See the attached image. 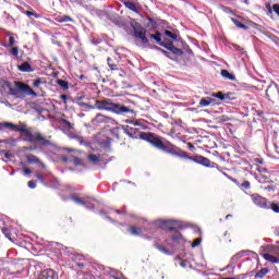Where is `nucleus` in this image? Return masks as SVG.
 Segmentation results:
<instances>
[{"label": "nucleus", "mask_w": 279, "mask_h": 279, "mask_svg": "<svg viewBox=\"0 0 279 279\" xmlns=\"http://www.w3.org/2000/svg\"><path fill=\"white\" fill-rule=\"evenodd\" d=\"M149 38L155 40L157 45H160V47H165V49L171 51L173 56H177L178 58H182L184 56V50L175 47V45H173V41H162V34L160 32L157 31L155 34H150Z\"/></svg>", "instance_id": "nucleus-4"}, {"label": "nucleus", "mask_w": 279, "mask_h": 279, "mask_svg": "<svg viewBox=\"0 0 279 279\" xmlns=\"http://www.w3.org/2000/svg\"><path fill=\"white\" fill-rule=\"evenodd\" d=\"M11 56L19 57V47H12L10 50Z\"/></svg>", "instance_id": "nucleus-38"}, {"label": "nucleus", "mask_w": 279, "mask_h": 279, "mask_svg": "<svg viewBox=\"0 0 279 279\" xmlns=\"http://www.w3.org/2000/svg\"><path fill=\"white\" fill-rule=\"evenodd\" d=\"M184 229V227H182V226H179V230H183Z\"/></svg>", "instance_id": "nucleus-57"}, {"label": "nucleus", "mask_w": 279, "mask_h": 279, "mask_svg": "<svg viewBox=\"0 0 279 279\" xmlns=\"http://www.w3.org/2000/svg\"><path fill=\"white\" fill-rule=\"evenodd\" d=\"M71 3H82V0H70Z\"/></svg>", "instance_id": "nucleus-52"}, {"label": "nucleus", "mask_w": 279, "mask_h": 279, "mask_svg": "<svg viewBox=\"0 0 279 279\" xmlns=\"http://www.w3.org/2000/svg\"><path fill=\"white\" fill-rule=\"evenodd\" d=\"M129 232L133 234V236H141V234H143V229L137 227H130Z\"/></svg>", "instance_id": "nucleus-23"}, {"label": "nucleus", "mask_w": 279, "mask_h": 279, "mask_svg": "<svg viewBox=\"0 0 279 279\" xmlns=\"http://www.w3.org/2000/svg\"><path fill=\"white\" fill-rule=\"evenodd\" d=\"M157 49H158V51L163 53V56H166V58H169V60H173V58H171V52H169V51H167V50H165L162 48H158V47H157Z\"/></svg>", "instance_id": "nucleus-35"}, {"label": "nucleus", "mask_w": 279, "mask_h": 279, "mask_svg": "<svg viewBox=\"0 0 279 279\" xmlns=\"http://www.w3.org/2000/svg\"><path fill=\"white\" fill-rule=\"evenodd\" d=\"M175 223H178V220H161L160 228L169 232H175L177 229L173 227Z\"/></svg>", "instance_id": "nucleus-12"}, {"label": "nucleus", "mask_w": 279, "mask_h": 279, "mask_svg": "<svg viewBox=\"0 0 279 279\" xmlns=\"http://www.w3.org/2000/svg\"><path fill=\"white\" fill-rule=\"evenodd\" d=\"M1 156H4L9 160V158H12V154H10L8 150H1Z\"/></svg>", "instance_id": "nucleus-40"}, {"label": "nucleus", "mask_w": 279, "mask_h": 279, "mask_svg": "<svg viewBox=\"0 0 279 279\" xmlns=\"http://www.w3.org/2000/svg\"><path fill=\"white\" fill-rule=\"evenodd\" d=\"M61 124L63 125V128H66V130H73V128H75V124L71 123L66 119H61Z\"/></svg>", "instance_id": "nucleus-27"}, {"label": "nucleus", "mask_w": 279, "mask_h": 279, "mask_svg": "<svg viewBox=\"0 0 279 279\" xmlns=\"http://www.w3.org/2000/svg\"><path fill=\"white\" fill-rule=\"evenodd\" d=\"M155 247L159 250V252H161L162 254H166L167 256H170L171 254V251H169L167 247L162 245L156 244Z\"/></svg>", "instance_id": "nucleus-30"}, {"label": "nucleus", "mask_w": 279, "mask_h": 279, "mask_svg": "<svg viewBox=\"0 0 279 279\" xmlns=\"http://www.w3.org/2000/svg\"><path fill=\"white\" fill-rule=\"evenodd\" d=\"M58 21L59 23H73V19L69 15H62Z\"/></svg>", "instance_id": "nucleus-32"}, {"label": "nucleus", "mask_w": 279, "mask_h": 279, "mask_svg": "<svg viewBox=\"0 0 279 279\" xmlns=\"http://www.w3.org/2000/svg\"><path fill=\"white\" fill-rule=\"evenodd\" d=\"M37 279H58V275L53 269H45Z\"/></svg>", "instance_id": "nucleus-13"}, {"label": "nucleus", "mask_w": 279, "mask_h": 279, "mask_svg": "<svg viewBox=\"0 0 279 279\" xmlns=\"http://www.w3.org/2000/svg\"><path fill=\"white\" fill-rule=\"evenodd\" d=\"M120 1H123V0H120Z\"/></svg>", "instance_id": "nucleus-60"}, {"label": "nucleus", "mask_w": 279, "mask_h": 279, "mask_svg": "<svg viewBox=\"0 0 279 279\" xmlns=\"http://www.w3.org/2000/svg\"><path fill=\"white\" fill-rule=\"evenodd\" d=\"M172 232H174V234L171 235L173 243H184V235L178 232V229H175V231Z\"/></svg>", "instance_id": "nucleus-17"}, {"label": "nucleus", "mask_w": 279, "mask_h": 279, "mask_svg": "<svg viewBox=\"0 0 279 279\" xmlns=\"http://www.w3.org/2000/svg\"><path fill=\"white\" fill-rule=\"evenodd\" d=\"M19 71L22 73H34V68L29 62H23L21 65L17 66Z\"/></svg>", "instance_id": "nucleus-15"}, {"label": "nucleus", "mask_w": 279, "mask_h": 279, "mask_svg": "<svg viewBox=\"0 0 279 279\" xmlns=\"http://www.w3.org/2000/svg\"><path fill=\"white\" fill-rule=\"evenodd\" d=\"M35 175H36L37 180H39V182L45 183V177H43V174L36 173Z\"/></svg>", "instance_id": "nucleus-45"}, {"label": "nucleus", "mask_w": 279, "mask_h": 279, "mask_svg": "<svg viewBox=\"0 0 279 279\" xmlns=\"http://www.w3.org/2000/svg\"><path fill=\"white\" fill-rule=\"evenodd\" d=\"M211 97H216V99H220V101H226V94H223V92L213 93Z\"/></svg>", "instance_id": "nucleus-31"}, {"label": "nucleus", "mask_w": 279, "mask_h": 279, "mask_svg": "<svg viewBox=\"0 0 279 279\" xmlns=\"http://www.w3.org/2000/svg\"><path fill=\"white\" fill-rule=\"evenodd\" d=\"M62 160H68L66 156H63V157H62Z\"/></svg>", "instance_id": "nucleus-56"}, {"label": "nucleus", "mask_w": 279, "mask_h": 279, "mask_svg": "<svg viewBox=\"0 0 279 279\" xmlns=\"http://www.w3.org/2000/svg\"><path fill=\"white\" fill-rule=\"evenodd\" d=\"M116 213H117L118 215H121V211H120V210H116Z\"/></svg>", "instance_id": "nucleus-58"}, {"label": "nucleus", "mask_w": 279, "mask_h": 279, "mask_svg": "<svg viewBox=\"0 0 279 279\" xmlns=\"http://www.w3.org/2000/svg\"><path fill=\"white\" fill-rule=\"evenodd\" d=\"M149 21H154L153 19H149Z\"/></svg>", "instance_id": "nucleus-59"}, {"label": "nucleus", "mask_w": 279, "mask_h": 279, "mask_svg": "<svg viewBox=\"0 0 279 279\" xmlns=\"http://www.w3.org/2000/svg\"><path fill=\"white\" fill-rule=\"evenodd\" d=\"M232 215H227L226 219H231Z\"/></svg>", "instance_id": "nucleus-55"}, {"label": "nucleus", "mask_w": 279, "mask_h": 279, "mask_svg": "<svg viewBox=\"0 0 279 279\" xmlns=\"http://www.w3.org/2000/svg\"><path fill=\"white\" fill-rule=\"evenodd\" d=\"M24 136L26 137V143H37V145H40L41 147H49V145H51V142H49L46 136H43V134L38 132L32 133V131L28 130Z\"/></svg>", "instance_id": "nucleus-6"}, {"label": "nucleus", "mask_w": 279, "mask_h": 279, "mask_svg": "<svg viewBox=\"0 0 279 279\" xmlns=\"http://www.w3.org/2000/svg\"><path fill=\"white\" fill-rule=\"evenodd\" d=\"M263 258L265 259V260H268V263H275V264H279V257H276V256H274V255H271V254H269V253H265L264 255H263Z\"/></svg>", "instance_id": "nucleus-21"}, {"label": "nucleus", "mask_w": 279, "mask_h": 279, "mask_svg": "<svg viewBox=\"0 0 279 279\" xmlns=\"http://www.w3.org/2000/svg\"><path fill=\"white\" fill-rule=\"evenodd\" d=\"M71 199H73V202H75V204H78L80 206H87L86 201L77 197V195H72Z\"/></svg>", "instance_id": "nucleus-28"}, {"label": "nucleus", "mask_w": 279, "mask_h": 279, "mask_svg": "<svg viewBox=\"0 0 279 279\" xmlns=\"http://www.w3.org/2000/svg\"><path fill=\"white\" fill-rule=\"evenodd\" d=\"M231 21H232L233 25H235V27H238L239 29H244V31L250 29V27H247V25L241 23V21H239V19L231 17Z\"/></svg>", "instance_id": "nucleus-19"}, {"label": "nucleus", "mask_w": 279, "mask_h": 279, "mask_svg": "<svg viewBox=\"0 0 279 279\" xmlns=\"http://www.w3.org/2000/svg\"><path fill=\"white\" fill-rule=\"evenodd\" d=\"M110 121H112V118L98 113L93 120V125H105L106 123H110Z\"/></svg>", "instance_id": "nucleus-11"}, {"label": "nucleus", "mask_w": 279, "mask_h": 279, "mask_svg": "<svg viewBox=\"0 0 279 279\" xmlns=\"http://www.w3.org/2000/svg\"><path fill=\"white\" fill-rule=\"evenodd\" d=\"M14 43H15L14 37H10L9 38V47H14Z\"/></svg>", "instance_id": "nucleus-47"}, {"label": "nucleus", "mask_w": 279, "mask_h": 279, "mask_svg": "<svg viewBox=\"0 0 279 279\" xmlns=\"http://www.w3.org/2000/svg\"><path fill=\"white\" fill-rule=\"evenodd\" d=\"M198 104H199L201 108H208V106H210V104H215V99L210 98V97H203Z\"/></svg>", "instance_id": "nucleus-16"}, {"label": "nucleus", "mask_w": 279, "mask_h": 279, "mask_svg": "<svg viewBox=\"0 0 279 279\" xmlns=\"http://www.w3.org/2000/svg\"><path fill=\"white\" fill-rule=\"evenodd\" d=\"M107 64H108V66H109V69L111 70V71H119V66H117V64L114 63V61L112 60V58H108L107 59Z\"/></svg>", "instance_id": "nucleus-26"}, {"label": "nucleus", "mask_w": 279, "mask_h": 279, "mask_svg": "<svg viewBox=\"0 0 279 279\" xmlns=\"http://www.w3.org/2000/svg\"><path fill=\"white\" fill-rule=\"evenodd\" d=\"M29 173H32V169L25 168L24 169V175H29Z\"/></svg>", "instance_id": "nucleus-50"}, {"label": "nucleus", "mask_w": 279, "mask_h": 279, "mask_svg": "<svg viewBox=\"0 0 279 279\" xmlns=\"http://www.w3.org/2000/svg\"><path fill=\"white\" fill-rule=\"evenodd\" d=\"M230 180H231V182L236 184V186H239V189H241V191H250V189H252V183H250V181H244L243 183H240L239 180H236L234 178H230Z\"/></svg>", "instance_id": "nucleus-14"}, {"label": "nucleus", "mask_w": 279, "mask_h": 279, "mask_svg": "<svg viewBox=\"0 0 279 279\" xmlns=\"http://www.w3.org/2000/svg\"><path fill=\"white\" fill-rule=\"evenodd\" d=\"M134 125H135V128H143V125H141V123H138V122H135Z\"/></svg>", "instance_id": "nucleus-54"}, {"label": "nucleus", "mask_w": 279, "mask_h": 279, "mask_svg": "<svg viewBox=\"0 0 279 279\" xmlns=\"http://www.w3.org/2000/svg\"><path fill=\"white\" fill-rule=\"evenodd\" d=\"M80 106L83 108H88V110H94V108H97L98 110H106L107 112H113V114H121L123 117H128V114H134V108H132V106L112 102L110 99L96 100L95 107L86 102H80Z\"/></svg>", "instance_id": "nucleus-2"}, {"label": "nucleus", "mask_w": 279, "mask_h": 279, "mask_svg": "<svg viewBox=\"0 0 279 279\" xmlns=\"http://www.w3.org/2000/svg\"><path fill=\"white\" fill-rule=\"evenodd\" d=\"M202 243V238H197L193 241L192 247H197Z\"/></svg>", "instance_id": "nucleus-41"}, {"label": "nucleus", "mask_w": 279, "mask_h": 279, "mask_svg": "<svg viewBox=\"0 0 279 279\" xmlns=\"http://www.w3.org/2000/svg\"><path fill=\"white\" fill-rule=\"evenodd\" d=\"M60 99L63 100V104H66V100L69 99V97L66 95H61Z\"/></svg>", "instance_id": "nucleus-48"}, {"label": "nucleus", "mask_w": 279, "mask_h": 279, "mask_svg": "<svg viewBox=\"0 0 279 279\" xmlns=\"http://www.w3.org/2000/svg\"><path fill=\"white\" fill-rule=\"evenodd\" d=\"M246 254H250V251H240L235 255L231 257L230 264L226 267V269H234V266L245 256Z\"/></svg>", "instance_id": "nucleus-10"}, {"label": "nucleus", "mask_w": 279, "mask_h": 279, "mask_svg": "<svg viewBox=\"0 0 279 279\" xmlns=\"http://www.w3.org/2000/svg\"><path fill=\"white\" fill-rule=\"evenodd\" d=\"M76 267H80V269H84L85 265L84 263H76Z\"/></svg>", "instance_id": "nucleus-51"}, {"label": "nucleus", "mask_w": 279, "mask_h": 279, "mask_svg": "<svg viewBox=\"0 0 279 279\" xmlns=\"http://www.w3.org/2000/svg\"><path fill=\"white\" fill-rule=\"evenodd\" d=\"M3 128H8L9 130H12L13 132H21V134H23V136H25L27 134V132L29 131V129L25 128V125L19 126L12 122L0 123V130H3Z\"/></svg>", "instance_id": "nucleus-9"}, {"label": "nucleus", "mask_w": 279, "mask_h": 279, "mask_svg": "<svg viewBox=\"0 0 279 279\" xmlns=\"http://www.w3.org/2000/svg\"><path fill=\"white\" fill-rule=\"evenodd\" d=\"M2 233L4 234V236H7V239H9V241H12V233L10 232V229L8 228H2Z\"/></svg>", "instance_id": "nucleus-34"}, {"label": "nucleus", "mask_w": 279, "mask_h": 279, "mask_svg": "<svg viewBox=\"0 0 279 279\" xmlns=\"http://www.w3.org/2000/svg\"><path fill=\"white\" fill-rule=\"evenodd\" d=\"M278 95H279L278 84L271 81L269 86L266 89V99H268V101H274V99H278Z\"/></svg>", "instance_id": "nucleus-8"}, {"label": "nucleus", "mask_w": 279, "mask_h": 279, "mask_svg": "<svg viewBox=\"0 0 279 279\" xmlns=\"http://www.w3.org/2000/svg\"><path fill=\"white\" fill-rule=\"evenodd\" d=\"M43 84V80L37 78L33 81V88H38Z\"/></svg>", "instance_id": "nucleus-39"}, {"label": "nucleus", "mask_w": 279, "mask_h": 279, "mask_svg": "<svg viewBox=\"0 0 279 279\" xmlns=\"http://www.w3.org/2000/svg\"><path fill=\"white\" fill-rule=\"evenodd\" d=\"M220 75H222L225 80H230L231 82L236 81V76H234V74H231L228 70H221Z\"/></svg>", "instance_id": "nucleus-20"}, {"label": "nucleus", "mask_w": 279, "mask_h": 279, "mask_svg": "<svg viewBox=\"0 0 279 279\" xmlns=\"http://www.w3.org/2000/svg\"><path fill=\"white\" fill-rule=\"evenodd\" d=\"M269 208H270V210H272L274 213H279V205L276 204V203L269 204Z\"/></svg>", "instance_id": "nucleus-37"}, {"label": "nucleus", "mask_w": 279, "mask_h": 279, "mask_svg": "<svg viewBox=\"0 0 279 279\" xmlns=\"http://www.w3.org/2000/svg\"><path fill=\"white\" fill-rule=\"evenodd\" d=\"M73 162H74V165H75L76 167H81V165H82V159H81L80 157H75L74 160H73Z\"/></svg>", "instance_id": "nucleus-43"}, {"label": "nucleus", "mask_w": 279, "mask_h": 279, "mask_svg": "<svg viewBox=\"0 0 279 279\" xmlns=\"http://www.w3.org/2000/svg\"><path fill=\"white\" fill-rule=\"evenodd\" d=\"M251 201L257 208H262L263 210H269V199L263 197L258 193L251 194Z\"/></svg>", "instance_id": "nucleus-7"}, {"label": "nucleus", "mask_w": 279, "mask_h": 279, "mask_svg": "<svg viewBox=\"0 0 279 279\" xmlns=\"http://www.w3.org/2000/svg\"><path fill=\"white\" fill-rule=\"evenodd\" d=\"M57 84L58 86H60V88H62L63 90H69V82L64 81V80H57Z\"/></svg>", "instance_id": "nucleus-29"}, {"label": "nucleus", "mask_w": 279, "mask_h": 279, "mask_svg": "<svg viewBox=\"0 0 279 279\" xmlns=\"http://www.w3.org/2000/svg\"><path fill=\"white\" fill-rule=\"evenodd\" d=\"M111 143H112V138H107V141L101 142L100 145H104L105 147H110Z\"/></svg>", "instance_id": "nucleus-42"}, {"label": "nucleus", "mask_w": 279, "mask_h": 279, "mask_svg": "<svg viewBox=\"0 0 279 279\" xmlns=\"http://www.w3.org/2000/svg\"><path fill=\"white\" fill-rule=\"evenodd\" d=\"M232 93H227L225 94V99H229L230 101H233V99H235V97L232 96Z\"/></svg>", "instance_id": "nucleus-44"}, {"label": "nucleus", "mask_w": 279, "mask_h": 279, "mask_svg": "<svg viewBox=\"0 0 279 279\" xmlns=\"http://www.w3.org/2000/svg\"><path fill=\"white\" fill-rule=\"evenodd\" d=\"M26 160L29 165H40V159L35 155H27Z\"/></svg>", "instance_id": "nucleus-22"}, {"label": "nucleus", "mask_w": 279, "mask_h": 279, "mask_svg": "<svg viewBox=\"0 0 279 279\" xmlns=\"http://www.w3.org/2000/svg\"><path fill=\"white\" fill-rule=\"evenodd\" d=\"M131 26L133 27V36L136 40H141L143 45H149V39L147 38V28L143 27L141 23L136 20L131 21Z\"/></svg>", "instance_id": "nucleus-5"}, {"label": "nucleus", "mask_w": 279, "mask_h": 279, "mask_svg": "<svg viewBox=\"0 0 279 279\" xmlns=\"http://www.w3.org/2000/svg\"><path fill=\"white\" fill-rule=\"evenodd\" d=\"M225 12L227 14H234V11H232V9H230V8H225Z\"/></svg>", "instance_id": "nucleus-49"}, {"label": "nucleus", "mask_w": 279, "mask_h": 279, "mask_svg": "<svg viewBox=\"0 0 279 279\" xmlns=\"http://www.w3.org/2000/svg\"><path fill=\"white\" fill-rule=\"evenodd\" d=\"M163 34L168 38H171V40H177L178 39V34H174L171 31H165Z\"/></svg>", "instance_id": "nucleus-33"}, {"label": "nucleus", "mask_w": 279, "mask_h": 279, "mask_svg": "<svg viewBox=\"0 0 279 279\" xmlns=\"http://www.w3.org/2000/svg\"><path fill=\"white\" fill-rule=\"evenodd\" d=\"M267 9H268L269 14H271L272 13L271 5L268 4Z\"/></svg>", "instance_id": "nucleus-53"}, {"label": "nucleus", "mask_w": 279, "mask_h": 279, "mask_svg": "<svg viewBox=\"0 0 279 279\" xmlns=\"http://www.w3.org/2000/svg\"><path fill=\"white\" fill-rule=\"evenodd\" d=\"M25 14H26V16H35V19H43V15H40L38 13H34L32 11H26Z\"/></svg>", "instance_id": "nucleus-36"}, {"label": "nucleus", "mask_w": 279, "mask_h": 279, "mask_svg": "<svg viewBox=\"0 0 279 279\" xmlns=\"http://www.w3.org/2000/svg\"><path fill=\"white\" fill-rule=\"evenodd\" d=\"M267 274H269V268H262L257 274H255V278L264 279Z\"/></svg>", "instance_id": "nucleus-25"}, {"label": "nucleus", "mask_w": 279, "mask_h": 279, "mask_svg": "<svg viewBox=\"0 0 279 279\" xmlns=\"http://www.w3.org/2000/svg\"><path fill=\"white\" fill-rule=\"evenodd\" d=\"M9 93L12 97L17 99H23L27 95H36V92L32 87L23 82L15 81L12 85L9 86Z\"/></svg>", "instance_id": "nucleus-3"}, {"label": "nucleus", "mask_w": 279, "mask_h": 279, "mask_svg": "<svg viewBox=\"0 0 279 279\" xmlns=\"http://www.w3.org/2000/svg\"><path fill=\"white\" fill-rule=\"evenodd\" d=\"M121 3H123V5L128 8V10H131V12H135V14H138V9L136 8V3L130 2L128 0H123L121 1Z\"/></svg>", "instance_id": "nucleus-18"}, {"label": "nucleus", "mask_w": 279, "mask_h": 279, "mask_svg": "<svg viewBox=\"0 0 279 279\" xmlns=\"http://www.w3.org/2000/svg\"><path fill=\"white\" fill-rule=\"evenodd\" d=\"M123 130L124 134L130 136V138H141L142 141H146V143H150L156 149H160V151H165V154H170V156H177L184 160H192V162H196V165H202L203 167H210V165H213L210 159L204 156L189 157L186 151L182 150V148H179L170 142H163L162 137L158 136L156 133H145L141 131V128L130 125H126Z\"/></svg>", "instance_id": "nucleus-1"}, {"label": "nucleus", "mask_w": 279, "mask_h": 279, "mask_svg": "<svg viewBox=\"0 0 279 279\" xmlns=\"http://www.w3.org/2000/svg\"><path fill=\"white\" fill-rule=\"evenodd\" d=\"M28 189H36V181H28Z\"/></svg>", "instance_id": "nucleus-46"}, {"label": "nucleus", "mask_w": 279, "mask_h": 279, "mask_svg": "<svg viewBox=\"0 0 279 279\" xmlns=\"http://www.w3.org/2000/svg\"><path fill=\"white\" fill-rule=\"evenodd\" d=\"M87 159L89 162H101V155H95V154H90L87 156Z\"/></svg>", "instance_id": "nucleus-24"}]
</instances>
